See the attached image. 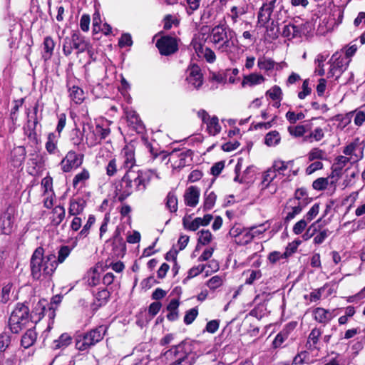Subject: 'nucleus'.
I'll use <instances>...</instances> for the list:
<instances>
[{"mask_svg":"<svg viewBox=\"0 0 365 365\" xmlns=\"http://www.w3.org/2000/svg\"><path fill=\"white\" fill-rule=\"evenodd\" d=\"M154 174L153 170L134 171L128 170L122 178L120 184L116 187L115 195L118 200L120 202L124 201L134 190L145 191L151 176Z\"/></svg>","mask_w":365,"mask_h":365,"instance_id":"1","label":"nucleus"},{"mask_svg":"<svg viewBox=\"0 0 365 365\" xmlns=\"http://www.w3.org/2000/svg\"><path fill=\"white\" fill-rule=\"evenodd\" d=\"M208 38L215 49L220 53L230 54L237 48L238 41L235 32L225 23L214 26Z\"/></svg>","mask_w":365,"mask_h":365,"instance_id":"2","label":"nucleus"},{"mask_svg":"<svg viewBox=\"0 0 365 365\" xmlns=\"http://www.w3.org/2000/svg\"><path fill=\"white\" fill-rule=\"evenodd\" d=\"M56 255L50 254L44 256V250L37 247L31 258V275L35 279H41L51 276L57 267Z\"/></svg>","mask_w":365,"mask_h":365,"instance_id":"3","label":"nucleus"},{"mask_svg":"<svg viewBox=\"0 0 365 365\" xmlns=\"http://www.w3.org/2000/svg\"><path fill=\"white\" fill-rule=\"evenodd\" d=\"M108 330L106 326H98L83 334L78 335L76 339V347L79 351H86L103 340Z\"/></svg>","mask_w":365,"mask_h":365,"instance_id":"4","label":"nucleus"},{"mask_svg":"<svg viewBox=\"0 0 365 365\" xmlns=\"http://www.w3.org/2000/svg\"><path fill=\"white\" fill-rule=\"evenodd\" d=\"M29 322V309L24 304L18 303L9 319V327L14 334H19Z\"/></svg>","mask_w":365,"mask_h":365,"instance_id":"5","label":"nucleus"},{"mask_svg":"<svg viewBox=\"0 0 365 365\" xmlns=\"http://www.w3.org/2000/svg\"><path fill=\"white\" fill-rule=\"evenodd\" d=\"M90 47L89 42L78 31H72L70 36H66L63 42V52L65 56H70L73 50L77 53H83Z\"/></svg>","mask_w":365,"mask_h":365,"instance_id":"6","label":"nucleus"},{"mask_svg":"<svg viewBox=\"0 0 365 365\" xmlns=\"http://www.w3.org/2000/svg\"><path fill=\"white\" fill-rule=\"evenodd\" d=\"M166 354L173 360L170 365H193L195 362V354L188 352L184 344L173 347Z\"/></svg>","mask_w":365,"mask_h":365,"instance_id":"7","label":"nucleus"},{"mask_svg":"<svg viewBox=\"0 0 365 365\" xmlns=\"http://www.w3.org/2000/svg\"><path fill=\"white\" fill-rule=\"evenodd\" d=\"M89 132L86 135V142L89 147H93L109 135L110 130L108 125L97 124L95 128L89 123L86 125Z\"/></svg>","mask_w":365,"mask_h":365,"instance_id":"8","label":"nucleus"},{"mask_svg":"<svg viewBox=\"0 0 365 365\" xmlns=\"http://www.w3.org/2000/svg\"><path fill=\"white\" fill-rule=\"evenodd\" d=\"M331 61L328 74L329 76H335L336 78H338L346 70L351 59H348L347 57H344L342 55L335 53L331 56Z\"/></svg>","mask_w":365,"mask_h":365,"instance_id":"9","label":"nucleus"},{"mask_svg":"<svg viewBox=\"0 0 365 365\" xmlns=\"http://www.w3.org/2000/svg\"><path fill=\"white\" fill-rule=\"evenodd\" d=\"M156 47L160 53L163 56H169L178 50V45L175 38L168 36H163L156 42Z\"/></svg>","mask_w":365,"mask_h":365,"instance_id":"10","label":"nucleus"},{"mask_svg":"<svg viewBox=\"0 0 365 365\" xmlns=\"http://www.w3.org/2000/svg\"><path fill=\"white\" fill-rule=\"evenodd\" d=\"M82 163L83 155L79 158L78 155L75 151L70 150L62 159L60 165L61 166V170L64 173H68L73 168H77L81 166Z\"/></svg>","mask_w":365,"mask_h":365,"instance_id":"11","label":"nucleus"},{"mask_svg":"<svg viewBox=\"0 0 365 365\" xmlns=\"http://www.w3.org/2000/svg\"><path fill=\"white\" fill-rule=\"evenodd\" d=\"M122 158V165L120 169H129L132 168L135 165V158L134 149L130 146H125L120 153Z\"/></svg>","mask_w":365,"mask_h":365,"instance_id":"12","label":"nucleus"},{"mask_svg":"<svg viewBox=\"0 0 365 365\" xmlns=\"http://www.w3.org/2000/svg\"><path fill=\"white\" fill-rule=\"evenodd\" d=\"M187 80L189 83H191L196 88H199L202 85V74L198 66L192 65L188 69Z\"/></svg>","mask_w":365,"mask_h":365,"instance_id":"13","label":"nucleus"},{"mask_svg":"<svg viewBox=\"0 0 365 365\" xmlns=\"http://www.w3.org/2000/svg\"><path fill=\"white\" fill-rule=\"evenodd\" d=\"M349 162V158L348 157L343 155L338 156L331 166V178H335L338 181L341 175L343 168Z\"/></svg>","mask_w":365,"mask_h":365,"instance_id":"14","label":"nucleus"},{"mask_svg":"<svg viewBox=\"0 0 365 365\" xmlns=\"http://www.w3.org/2000/svg\"><path fill=\"white\" fill-rule=\"evenodd\" d=\"M199 197L200 190L195 186L189 187L184 194V200L185 205L192 207L197 205L199 202Z\"/></svg>","mask_w":365,"mask_h":365,"instance_id":"15","label":"nucleus"},{"mask_svg":"<svg viewBox=\"0 0 365 365\" xmlns=\"http://www.w3.org/2000/svg\"><path fill=\"white\" fill-rule=\"evenodd\" d=\"M337 180L331 178V174L327 178H319L312 182V187L314 190L322 191L330 186L333 190L336 189Z\"/></svg>","mask_w":365,"mask_h":365,"instance_id":"16","label":"nucleus"},{"mask_svg":"<svg viewBox=\"0 0 365 365\" xmlns=\"http://www.w3.org/2000/svg\"><path fill=\"white\" fill-rule=\"evenodd\" d=\"M86 202L81 198H72L69 202L68 214L71 216H77L83 212Z\"/></svg>","mask_w":365,"mask_h":365,"instance_id":"17","label":"nucleus"},{"mask_svg":"<svg viewBox=\"0 0 365 365\" xmlns=\"http://www.w3.org/2000/svg\"><path fill=\"white\" fill-rule=\"evenodd\" d=\"M61 135L54 133H50L45 144L46 151L49 154H56L58 152L57 143Z\"/></svg>","mask_w":365,"mask_h":365,"instance_id":"18","label":"nucleus"},{"mask_svg":"<svg viewBox=\"0 0 365 365\" xmlns=\"http://www.w3.org/2000/svg\"><path fill=\"white\" fill-rule=\"evenodd\" d=\"M287 204L290 205L291 211L288 212L285 217V222H289L299 215L303 209L301 202H296V200H289Z\"/></svg>","mask_w":365,"mask_h":365,"instance_id":"19","label":"nucleus"},{"mask_svg":"<svg viewBox=\"0 0 365 365\" xmlns=\"http://www.w3.org/2000/svg\"><path fill=\"white\" fill-rule=\"evenodd\" d=\"M197 54L202 55L208 63H213L216 60L215 52L209 47H203L201 44L195 45Z\"/></svg>","mask_w":365,"mask_h":365,"instance_id":"20","label":"nucleus"},{"mask_svg":"<svg viewBox=\"0 0 365 365\" xmlns=\"http://www.w3.org/2000/svg\"><path fill=\"white\" fill-rule=\"evenodd\" d=\"M273 9L262 5L258 12V24L261 27H264L269 21Z\"/></svg>","mask_w":365,"mask_h":365,"instance_id":"21","label":"nucleus"},{"mask_svg":"<svg viewBox=\"0 0 365 365\" xmlns=\"http://www.w3.org/2000/svg\"><path fill=\"white\" fill-rule=\"evenodd\" d=\"M37 339V334L34 329H28L22 336L21 344L25 349L31 347Z\"/></svg>","mask_w":365,"mask_h":365,"instance_id":"22","label":"nucleus"},{"mask_svg":"<svg viewBox=\"0 0 365 365\" xmlns=\"http://www.w3.org/2000/svg\"><path fill=\"white\" fill-rule=\"evenodd\" d=\"M314 317L318 322L326 324L332 319V314L329 310L318 307L314 310Z\"/></svg>","mask_w":365,"mask_h":365,"instance_id":"23","label":"nucleus"},{"mask_svg":"<svg viewBox=\"0 0 365 365\" xmlns=\"http://www.w3.org/2000/svg\"><path fill=\"white\" fill-rule=\"evenodd\" d=\"M66 215L65 208L63 206H56L52 211L51 222L53 225L58 226L63 220Z\"/></svg>","mask_w":365,"mask_h":365,"instance_id":"24","label":"nucleus"},{"mask_svg":"<svg viewBox=\"0 0 365 365\" xmlns=\"http://www.w3.org/2000/svg\"><path fill=\"white\" fill-rule=\"evenodd\" d=\"M345 171L346 175L342 185L344 187L353 186L356 183V177L359 175V170L357 168H347Z\"/></svg>","mask_w":365,"mask_h":365,"instance_id":"25","label":"nucleus"},{"mask_svg":"<svg viewBox=\"0 0 365 365\" xmlns=\"http://www.w3.org/2000/svg\"><path fill=\"white\" fill-rule=\"evenodd\" d=\"M321 335L322 331L318 328H314L311 331L307 343V346L309 349H318L317 344Z\"/></svg>","mask_w":365,"mask_h":365,"instance_id":"26","label":"nucleus"},{"mask_svg":"<svg viewBox=\"0 0 365 365\" xmlns=\"http://www.w3.org/2000/svg\"><path fill=\"white\" fill-rule=\"evenodd\" d=\"M192 154V152L190 150H186L180 152V150H174L172 153H170L173 159L175 158H179V163L178 164V167L185 165L187 163L186 158H191Z\"/></svg>","mask_w":365,"mask_h":365,"instance_id":"27","label":"nucleus"},{"mask_svg":"<svg viewBox=\"0 0 365 365\" xmlns=\"http://www.w3.org/2000/svg\"><path fill=\"white\" fill-rule=\"evenodd\" d=\"M43 58L45 61L48 60L53 55V51L54 49L55 43L51 36H46L43 41Z\"/></svg>","mask_w":365,"mask_h":365,"instance_id":"28","label":"nucleus"},{"mask_svg":"<svg viewBox=\"0 0 365 365\" xmlns=\"http://www.w3.org/2000/svg\"><path fill=\"white\" fill-rule=\"evenodd\" d=\"M310 129L311 127L309 125H297L289 126L287 130L292 136L299 138L304 136L305 133Z\"/></svg>","mask_w":365,"mask_h":365,"instance_id":"29","label":"nucleus"},{"mask_svg":"<svg viewBox=\"0 0 365 365\" xmlns=\"http://www.w3.org/2000/svg\"><path fill=\"white\" fill-rule=\"evenodd\" d=\"M301 31L299 27L294 24H289L285 25L282 29V36L289 39L294 38L300 36Z\"/></svg>","mask_w":365,"mask_h":365,"instance_id":"30","label":"nucleus"},{"mask_svg":"<svg viewBox=\"0 0 365 365\" xmlns=\"http://www.w3.org/2000/svg\"><path fill=\"white\" fill-rule=\"evenodd\" d=\"M265 78L262 75L257 73H251L250 75L245 76L242 82V86H245L246 84H248L250 86L260 84L264 82Z\"/></svg>","mask_w":365,"mask_h":365,"instance_id":"31","label":"nucleus"},{"mask_svg":"<svg viewBox=\"0 0 365 365\" xmlns=\"http://www.w3.org/2000/svg\"><path fill=\"white\" fill-rule=\"evenodd\" d=\"M216 199L217 195L213 191L206 190L204 195V211H207L212 209L215 204Z\"/></svg>","mask_w":365,"mask_h":365,"instance_id":"32","label":"nucleus"},{"mask_svg":"<svg viewBox=\"0 0 365 365\" xmlns=\"http://www.w3.org/2000/svg\"><path fill=\"white\" fill-rule=\"evenodd\" d=\"M281 140L279 133L277 130H272L266 134L264 137V143L269 146H276Z\"/></svg>","mask_w":365,"mask_h":365,"instance_id":"33","label":"nucleus"},{"mask_svg":"<svg viewBox=\"0 0 365 365\" xmlns=\"http://www.w3.org/2000/svg\"><path fill=\"white\" fill-rule=\"evenodd\" d=\"M191 217H184L182 219V225L185 229L190 231H196L200 226L201 217H196L193 220H190Z\"/></svg>","mask_w":365,"mask_h":365,"instance_id":"34","label":"nucleus"},{"mask_svg":"<svg viewBox=\"0 0 365 365\" xmlns=\"http://www.w3.org/2000/svg\"><path fill=\"white\" fill-rule=\"evenodd\" d=\"M69 96L70 98L76 104L81 103L85 97L83 91L79 88L78 86H73L69 89Z\"/></svg>","mask_w":365,"mask_h":365,"instance_id":"35","label":"nucleus"},{"mask_svg":"<svg viewBox=\"0 0 365 365\" xmlns=\"http://www.w3.org/2000/svg\"><path fill=\"white\" fill-rule=\"evenodd\" d=\"M324 137V130L319 127L316 128L309 135L304 136L303 141L312 143L314 141H319Z\"/></svg>","mask_w":365,"mask_h":365,"instance_id":"36","label":"nucleus"},{"mask_svg":"<svg viewBox=\"0 0 365 365\" xmlns=\"http://www.w3.org/2000/svg\"><path fill=\"white\" fill-rule=\"evenodd\" d=\"M86 132V126L83 125V131L79 128H74L71 130V141L74 145H79L81 144L83 138V133Z\"/></svg>","mask_w":365,"mask_h":365,"instance_id":"37","label":"nucleus"},{"mask_svg":"<svg viewBox=\"0 0 365 365\" xmlns=\"http://www.w3.org/2000/svg\"><path fill=\"white\" fill-rule=\"evenodd\" d=\"M206 124L210 134L215 135L220 132L221 126L219 124V120L217 116H212Z\"/></svg>","mask_w":365,"mask_h":365,"instance_id":"38","label":"nucleus"},{"mask_svg":"<svg viewBox=\"0 0 365 365\" xmlns=\"http://www.w3.org/2000/svg\"><path fill=\"white\" fill-rule=\"evenodd\" d=\"M275 62L271 58H267L264 56L260 57L257 61V66L259 69L266 71L274 69Z\"/></svg>","mask_w":365,"mask_h":365,"instance_id":"39","label":"nucleus"},{"mask_svg":"<svg viewBox=\"0 0 365 365\" xmlns=\"http://www.w3.org/2000/svg\"><path fill=\"white\" fill-rule=\"evenodd\" d=\"M166 207L171 212L178 210V198L173 192H169L166 197Z\"/></svg>","mask_w":365,"mask_h":365,"instance_id":"40","label":"nucleus"},{"mask_svg":"<svg viewBox=\"0 0 365 365\" xmlns=\"http://www.w3.org/2000/svg\"><path fill=\"white\" fill-rule=\"evenodd\" d=\"M71 342V337L67 333H63L59 336L58 339L54 340L53 348L55 349L64 348L68 346Z\"/></svg>","mask_w":365,"mask_h":365,"instance_id":"41","label":"nucleus"},{"mask_svg":"<svg viewBox=\"0 0 365 365\" xmlns=\"http://www.w3.org/2000/svg\"><path fill=\"white\" fill-rule=\"evenodd\" d=\"M276 177L277 173H275V170L272 168H269L264 172L262 175V188H267Z\"/></svg>","mask_w":365,"mask_h":365,"instance_id":"42","label":"nucleus"},{"mask_svg":"<svg viewBox=\"0 0 365 365\" xmlns=\"http://www.w3.org/2000/svg\"><path fill=\"white\" fill-rule=\"evenodd\" d=\"M126 117L128 123L132 125L134 128L138 129L141 127L142 121L135 111L131 110L127 112Z\"/></svg>","mask_w":365,"mask_h":365,"instance_id":"43","label":"nucleus"},{"mask_svg":"<svg viewBox=\"0 0 365 365\" xmlns=\"http://www.w3.org/2000/svg\"><path fill=\"white\" fill-rule=\"evenodd\" d=\"M95 221H96L95 217L92 215H89L86 225L83 226V229L78 233V236L76 237V239L86 237L88 236V235L89 234L91 227L95 223Z\"/></svg>","mask_w":365,"mask_h":365,"instance_id":"44","label":"nucleus"},{"mask_svg":"<svg viewBox=\"0 0 365 365\" xmlns=\"http://www.w3.org/2000/svg\"><path fill=\"white\" fill-rule=\"evenodd\" d=\"M354 113V112H349L345 115L339 114L335 115L334 119L340 123L338 126L340 127L341 129H343L351 123Z\"/></svg>","mask_w":365,"mask_h":365,"instance_id":"45","label":"nucleus"},{"mask_svg":"<svg viewBox=\"0 0 365 365\" xmlns=\"http://www.w3.org/2000/svg\"><path fill=\"white\" fill-rule=\"evenodd\" d=\"M101 279L100 273L96 268H92L88 272V283L90 286L94 287L99 284Z\"/></svg>","mask_w":365,"mask_h":365,"instance_id":"46","label":"nucleus"},{"mask_svg":"<svg viewBox=\"0 0 365 365\" xmlns=\"http://www.w3.org/2000/svg\"><path fill=\"white\" fill-rule=\"evenodd\" d=\"M325 158V151L319 148H312L308 153V159L309 161L314 160H323Z\"/></svg>","mask_w":365,"mask_h":365,"instance_id":"47","label":"nucleus"},{"mask_svg":"<svg viewBox=\"0 0 365 365\" xmlns=\"http://www.w3.org/2000/svg\"><path fill=\"white\" fill-rule=\"evenodd\" d=\"M90 177L89 172L83 169L80 173L75 175L73 180V186L76 187L79 183L85 182Z\"/></svg>","mask_w":365,"mask_h":365,"instance_id":"48","label":"nucleus"},{"mask_svg":"<svg viewBox=\"0 0 365 365\" xmlns=\"http://www.w3.org/2000/svg\"><path fill=\"white\" fill-rule=\"evenodd\" d=\"M202 0H186V12L190 16L200 9Z\"/></svg>","mask_w":365,"mask_h":365,"instance_id":"49","label":"nucleus"},{"mask_svg":"<svg viewBox=\"0 0 365 365\" xmlns=\"http://www.w3.org/2000/svg\"><path fill=\"white\" fill-rule=\"evenodd\" d=\"M254 237L250 230H244L242 235L239 240H235V242L240 245H247L253 240Z\"/></svg>","mask_w":365,"mask_h":365,"instance_id":"50","label":"nucleus"},{"mask_svg":"<svg viewBox=\"0 0 365 365\" xmlns=\"http://www.w3.org/2000/svg\"><path fill=\"white\" fill-rule=\"evenodd\" d=\"M223 283V279L222 277L218 276V275H215L214 277H212V278H210L207 282V286L210 289H216L217 288L220 287Z\"/></svg>","mask_w":365,"mask_h":365,"instance_id":"51","label":"nucleus"},{"mask_svg":"<svg viewBox=\"0 0 365 365\" xmlns=\"http://www.w3.org/2000/svg\"><path fill=\"white\" fill-rule=\"evenodd\" d=\"M199 238H198V242L205 245L210 242L212 240V234L209 230H202L200 232H198Z\"/></svg>","mask_w":365,"mask_h":365,"instance_id":"52","label":"nucleus"},{"mask_svg":"<svg viewBox=\"0 0 365 365\" xmlns=\"http://www.w3.org/2000/svg\"><path fill=\"white\" fill-rule=\"evenodd\" d=\"M304 114L302 112L295 113L294 111L289 110L286 113V118L292 124H294L297 121L304 119Z\"/></svg>","mask_w":365,"mask_h":365,"instance_id":"53","label":"nucleus"},{"mask_svg":"<svg viewBox=\"0 0 365 365\" xmlns=\"http://www.w3.org/2000/svg\"><path fill=\"white\" fill-rule=\"evenodd\" d=\"M247 274H249L245 280L247 284H252L255 280L259 279L262 275L260 270H248Z\"/></svg>","mask_w":365,"mask_h":365,"instance_id":"54","label":"nucleus"},{"mask_svg":"<svg viewBox=\"0 0 365 365\" xmlns=\"http://www.w3.org/2000/svg\"><path fill=\"white\" fill-rule=\"evenodd\" d=\"M198 314V310L196 307L188 310L184 317V322L186 324H190L193 322Z\"/></svg>","mask_w":365,"mask_h":365,"instance_id":"55","label":"nucleus"},{"mask_svg":"<svg viewBox=\"0 0 365 365\" xmlns=\"http://www.w3.org/2000/svg\"><path fill=\"white\" fill-rule=\"evenodd\" d=\"M118 170L116 159L114 158H111L106 166V174L110 177L113 176L117 173Z\"/></svg>","mask_w":365,"mask_h":365,"instance_id":"56","label":"nucleus"},{"mask_svg":"<svg viewBox=\"0 0 365 365\" xmlns=\"http://www.w3.org/2000/svg\"><path fill=\"white\" fill-rule=\"evenodd\" d=\"M11 337L8 333L4 332L0 334V351H4L9 346Z\"/></svg>","mask_w":365,"mask_h":365,"instance_id":"57","label":"nucleus"},{"mask_svg":"<svg viewBox=\"0 0 365 365\" xmlns=\"http://www.w3.org/2000/svg\"><path fill=\"white\" fill-rule=\"evenodd\" d=\"M71 249L68 246H62L58 252V262L62 263L70 255Z\"/></svg>","mask_w":365,"mask_h":365,"instance_id":"58","label":"nucleus"},{"mask_svg":"<svg viewBox=\"0 0 365 365\" xmlns=\"http://www.w3.org/2000/svg\"><path fill=\"white\" fill-rule=\"evenodd\" d=\"M282 259H287V257H284V252L281 253L278 251H274L269 254L267 257V259L272 264H276Z\"/></svg>","mask_w":365,"mask_h":365,"instance_id":"59","label":"nucleus"},{"mask_svg":"<svg viewBox=\"0 0 365 365\" xmlns=\"http://www.w3.org/2000/svg\"><path fill=\"white\" fill-rule=\"evenodd\" d=\"M282 94V90L277 86H274L270 90L267 91V95H268L272 100H280Z\"/></svg>","mask_w":365,"mask_h":365,"instance_id":"60","label":"nucleus"},{"mask_svg":"<svg viewBox=\"0 0 365 365\" xmlns=\"http://www.w3.org/2000/svg\"><path fill=\"white\" fill-rule=\"evenodd\" d=\"M319 204L315 203L310 208V210L307 212L305 215V218L308 222L312 221L319 213Z\"/></svg>","mask_w":365,"mask_h":365,"instance_id":"61","label":"nucleus"},{"mask_svg":"<svg viewBox=\"0 0 365 365\" xmlns=\"http://www.w3.org/2000/svg\"><path fill=\"white\" fill-rule=\"evenodd\" d=\"M324 291V288L321 287L312 292L309 296L304 295V299H309L311 302H317L321 299L322 294Z\"/></svg>","mask_w":365,"mask_h":365,"instance_id":"62","label":"nucleus"},{"mask_svg":"<svg viewBox=\"0 0 365 365\" xmlns=\"http://www.w3.org/2000/svg\"><path fill=\"white\" fill-rule=\"evenodd\" d=\"M308 221L305 219H302L298 221L293 227V232L295 235L301 234L307 225Z\"/></svg>","mask_w":365,"mask_h":365,"instance_id":"63","label":"nucleus"},{"mask_svg":"<svg viewBox=\"0 0 365 365\" xmlns=\"http://www.w3.org/2000/svg\"><path fill=\"white\" fill-rule=\"evenodd\" d=\"M110 297V292L106 289L100 290L96 294V299L100 304H106Z\"/></svg>","mask_w":365,"mask_h":365,"instance_id":"64","label":"nucleus"}]
</instances>
